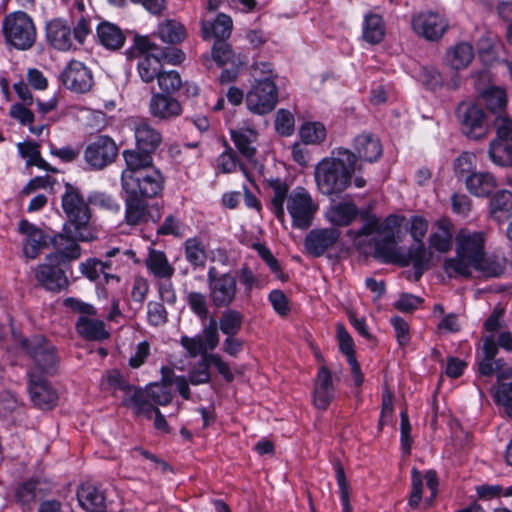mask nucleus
Instances as JSON below:
<instances>
[{
	"mask_svg": "<svg viewBox=\"0 0 512 512\" xmlns=\"http://www.w3.org/2000/svg\"><path fill=\"white\" fill-rule=\"evenodd\" d=\"M400 225L395 215L380 221L375 215H368L363 226L355 231L356 238L373 236V255L384 263H396L400 266L429 265L432 254L426 250L423 242H414L407 253H398L396 249L395 230Z\"/></svg>",
	"mask_w": 512,
	"mask_h": 512,
	"instance_id": "f257e3e1",
	"label": "nucleus"
},
{
	"mask_svg": "<svg viewBox=\"0 0 512 512\" xmlns=\"http://www.w3.org/2000/svg\"><path fill=\"white\" fill-rule=\"evenodd\" d=\"M356 171H361L354 152L345 148L332 150L315 167V181L319 191L326 196L340 194L352 183Z\"/></svg>",
	"mask_w": 512,
	"mask_h": 512,
	"instance_id": "f03ea898",
	"label": "nucleus"
},
{
	"mask_svg": "<svg viewBox=\"0 0 512 512\" xmlns=\"http://www.w3.org/2000/svg\"><path fill=\"white\" fill-rule=\"evenodd\" d=\"M49 241L55 252L47 255L45 263L37 267L35 277L46 290L59 292L69 286L65 269L70 261L80 257L81 249L75 240L61 233Z\"/></svg>",
	"mask_w": 512,
	"mask_h": 512,
	"instance_id": "7ed1b4c3",
	"label": "nucleus"
},
{
	"mask_svg": "<svg viewBox=\"0 0 512 512\" xmlns=\"http://www.w3.org/2000/svg\"><path fill=\"white\" fill-rule=\"evenodd\" d=\"M485 251L484 233L461 229L456 235V256L446 259L444 270L450 278H469L471 264Z\"/></svg>",
	"mask_w": 512,
	"mask_h": 512,
	"instance_id": "20e7f679",
	"label": "nucleus"
},
{
	"mask_svg": "<svg viewBox=\"0 0 512 512\" xmlns=\"http://www.w3.org/2000/svg\"><path fill=\"white\" fill-rule=\"evenodd\" d=\"M62 209L69 221L65 226L66 236L79 241H89L93 233L89 228L91 212L80 190L69 184H65V192L62 195Z\"/></svg>",
	"mask_w": 512,
	"mask_h": 512,
	"instance_id": "39448f33",
	"label": "nucleus"
},
{
	"mask_svg": "<svg viewBox=\"0 0 512 512\" xmlns=\"http://www.w3.org/2000/svg\"><path fill=\"white\" fill-rule=\"evenodd\" d=\"M2 31L6 42L18 50H28L36 41L37 33L33 19L22 11L5 16Z\"/></svg>",
	"mask_w": 512,
	"mask_h": 512,
	"instance_id": "423d86ee",
	"label": "nucleus"
},
{
	"mask_svg": "<svg viewBox=\"0 0 512 512\" xmlns=\"http://www.w3.org/2000/svg\"><path fill=\"white\" fill-rule=\"evenodd\" d=\"M20 345L34 360L35 366L31 371H36L42 376L56 372L59 358L55 347L48 343L43 336L35 335L30 339L21 338Z\"/></svg>",
	"mask_w": 512,
	"mask_h": 512,
	"instance_id": "0eeeda50",
	"label": "nucleus"
},
{
	"mask_svg": "<svg viewBox=\"0 0 512 512\" xmlns=\"http://www.w3.org/2000/svg\"><path fill=\"white\" fill-rule=\"evenodd\" d=\"M126 194L150 199L161 194L164 188V177L159 170L152 168L136 174L127 173L122 182Z\"/></svg>",
	"mask_w": 512,
	"mask_h": 512,
	"instance_id": "6e6552de",
	"label": "nucleus"
},
{
	"mask_svg": "<svg viewBox=\"0 0 512 512\" xmlns=\"http://www.w3.org/2000/svg\"><path fill=\"white\" fill-rule=\"evenodd\" d=\"M209 299L216 308L230 306L237 293V277L230 273L218 274L215 267H210L207 273Z\"/></svg>",
	"mask_w": 512,
	"mask_h": 512,
	"instance_id": "1a4fd4ad",
	"label": "nucleus"
},
{
	"mask_svg": "<svg viewBox=\"0 0 512 512\" xmlns=\"http://www.w3.org/2000/svg\"><path fill=\"white\" fill-rule=\"evenodd\" d=\"M132 408L136 415H145L152 417V411L155 405L165 406L172 400V393L167 384H151L146 389L137 388L132 391Z\"/></svg>",
	"mask_w": 512,
	"mask_h": 512,
	"instance_id": "9d476101",
	"label": "nucleus"
},
{
	"mask_svg": "<svg viewBox=\"0 0 512 512\" xmlns=\"http://www.w3.org/2000/svg\"><path fill=\"white\" fill-rule=\"evenodd\" d=\"M286 206L293 225L299 229H307L318 210V204L303 187H296L289 194Z\"/></svg>",
	"mask_w": 512,
	"mask_h": 512,
	"instance_id": "9b49d317",
	"label": "nucleus"
},
{
	"mask_svg": "<svg viewBox=\"0 0 512 512\" xmlns=\"http://www.w3.org/2000/svg\"><path fill=\"white\" fill-rule=\"evenodd\" d=\"M278 101V90L275 82L269 77L257 79L246 96L248 109L259 115L271 112Z\"/></svg>",
	"mask_w": 512,
	"mask_h": 512,
	"instance_id": "f8f14e48",
	"label": "nucleus"
},
{
	"mask_svg": "<svg viewBox=\"0 0 512 512\" xmlns=\"http://www.w3.org/2000/svg\"><path fill=\"white\" fill-rule=\"evenodd\" d=\"M413 31L427 41H438L449 28L446 17L438 12L422 11L412 16Z\"/></svg>",
	"mask_w": 512,
	"mask_h": 512,
	"instance_id": "ddd939ff",
	"label": "nucleus"
},
{
	"mask_svg": "<svg viewBox=\"0 0 512 512\" xmlns=\"http://www.w3.org/2000/svg\"><path fill=\"white\" fill-rule=\"evenodd\" d=\"M117 154L115 141L109 136L101 135L87 145L84 159L92 169L101 170L114 162Z\"/></svg>",
	"mask_w": 512,
	"mask_h": 512,
	"instance_id": "4468645a",
	"label": "nucleus"
},
{
	"mask_svg": "<svg viewBox=\"0 0 512 512\" xmlns=\"http://www.w3.org/2000/svg\"><path fill=\"white\" fill-rule=\"evenodd\" d=\"M456 116L461 123L463 133L469 138L479 139L485 134V114L479 105L462 101L456 109Z\"/></svg>",
	"mask_w": 512,
	"mask_h": 512,
	"instance_id": "2eb2a0df",
	"label": "nucleus"
},
{
	"mask_svg": "<svg viewBox=\"0 0 512 512\" xmlns=\"http://www.w3.org/2000/svg\"><path fill=\"white\" fill-rule=\"evenodd\" d=\"M125 220L129 225H140L149 221L157 223L161 218L158 207L149 206L147 199L126 194Z\"/></svg>",
	"mask_w": 512,
	"mask_h": 512,
	"instance_id": "dca6fc26",
	"label": "nucleus"
},
{
	"mask_svg": "<svg viewBox=\"0 0 512 512\" xmlns=\"http://www.w3.org/2000/svg\"><path fill=\"white\" fill-rule=\"evenodd\" d=\"M62 84L76 93H86L93 86L92 72L84 63L71 60L61 73Z\"/></svg>",
	"mask_w": 512,
	"mask_h": 512,
	"instance_id": "f3484780",
	"label": "nucleus"
},
{
	"mask_svg": "<svg viewBox=\"0 0 512 512\" xmlns=\"http://www.w3.org/2000/svg\"><path fill=\"white\" fill-rule=\"evenodd\" d=\"M339 237L340 231L336 228L313 229L305 237V249L309 255L320 257L336 244Z\"/></svg>",
	"mask_w": 512,
	"mask_h": 512,
	"instance_id": "a211bd4d",
	"label": "nucleus"
},
{
	"mask_svg": "<svg viewBox=\"0 0 512 512\" xmlns=\"http://www.w3.org/2000/svg\"><path fill=\"white\" fill-rule=\"evenodd\" d=\"M28 390L33 403L40 408L50 409L57 402L56 392L48 385L44 376L36 371L29 372Z\"/></svg>",
	"mask_w": 512,
	"mask_h": 512,
	"instance_id": "6ab92c4d",
	"label": "nucleus"
},
{
	"mask_svg": "<svg viewBox=\"0 0 512 512\" xmlns=\"http://www.w3.org/2000/svg\"><path fill=\"white\" fill-rule=\"evenodd\" d=\"M47 42L56 50L68 51L73 48L71 25L62 18H55L46 24Z\"/></svg>",
	"mask_w": 512,
	"mask_h": 512,
	"instance_id": "aec40b11",
	"label": "nucleus"
},
{
	"mask_svg": "<svg viewBox=\"0 0 512 512\" xmlns=\"http://www.w3.org/2000/svg\"><path fill=\"white\" fill-rule=\"evenodd\" d=\"M19 232L25 236L23 253L27 258H36L40 251L48 245V236L27 220L20 221Z\"/></svg>",
	"mask_w": 512,
	"mask_h": 512,
	"instance_id": "412c9836",
	"label": "nucleus"
},
{
	"mask_svg": "<svg viewBox=\"0 0 512 512\" xmlns=\"http://www.w3.org/2000/svg\"><path fill=\"white\" fill-rule=\"evenodd\" d=\"M136 147L143 152L153 154L162 144L163 137L149 120H141L134 126Z\"/></svg>",
	"mask_w": 512,
	"mask_h": 512,
	"instance_id": "4be33fe9",
	"label": "nucleus"
},
{
	"mask_svg": "<svg viewBox=\"0 0 512 512\" xmlns=\"http://www.w3.org/2000/svg\"><path fill=\"white\" fill-rule=\"evenodd\" d=\"M170 94L153 93L149 102L150 114L159 120H170L182 114L180 102Z\"/></svg>",
	"mask_w": 512,
	"mask_h": 512,
	"instance_id": "5701e85b",
	"label": "nucleus"
},
{
	"mask_svg": "<svg viewBox=\"0 0 512 512\" xmlns=\"http://www.w3.org/2000/svg\"><path fill=\"white\" fill-rule=\"evenodd\" d=\"M354 150L357 164L375 162L382 155V145L377 137L369 133L358 135L354 140Z\"/></svg>",
	"mask_w": 512,
	"mask_h": 512,
	"instance_id": "b1692460",
	"label": "nucleus"
},
{
	"mask_svg": "<svg viewBox=\"0 0 512 512\" xmlns=\"http://www.w3.org/2000/svg\"><path fill=\"white\" fill-rule=\"evenodd\" d=\"M332 374L326 366L319 368L314 385V404L320 410H326L334 398Z\"/></svg>",
	"mask_w": 512,
	"mask_h": 512,
	"instance_id": "393cba45",
	"label": "nucleus"
},
{
	"mask_svg": "<svg viewBox=\"0 0 512 512\" xmlns=\"http://www.w3.org/2000/svg\"><path fill=\"white\" fill-rule=\"evenodd\" d=\"M473 46L465 41L449 47L444 55V64L454 71L466 69L474 59Z\"/></svg>",
	"mask_w": 512,
	"mask_h": 512,
	"instance_id": "a878e982",
	"label": "nucleus"
},
{
	"mask_svg": "<svg viewBox=\"0 0 512 512\" xmlns=\"http://www.w3.org/2000/svg\"><path fill=\"white\" fill-rule=\"evenodd\" d=\"M99 43L108 50L117 51L121 49L126 41L123 30L114 23L102 21L96 28Z\"/></svg>",
	"mask_w": 512,
	"mask_h": 512,
	"instance_id": "bb28decb",
	"label": "nucleus"
},
{
	"mask_svg": "<svg viewBox=\"0 0 512 512\" xmlns=\"http://www.w3.org/2000/svg\"><path fill=\"white\" fill-rule=\"evenodd\" d=\"M337 338L340 350L347 356L351 372L354 375V382L357 386H360L363 383L364 377L354 355V342L345 327L341 324L337 325Z\"/></svg>",
	"mask_w": 512,
	"mask_h": 512,
	"instance_id": "cd10ccee",
	"label": "nucleus"
},
{
	"mask_svg": "<svg viewBox=\"0 0 512 512\" xmlns=\"http://www.w3.org/2000/svg\"><path fill=\"white\" fill-rule=\"evenodd\" d=\"M232 26V19L228 15L219 14L213 22L202 21V37L205 40L225 41L231 34Z\"/></svg>",
	"mask_w": 512,
	"mask_h": 512,
	"instance_id": "c85d7f7f",
	"label": "nucleus"
},
{
	"mask_svg": "<svg viewBox=\"0 0 512 512\" xmlns=\"http://www.w3.org/2000/svg\"><path fill=\"white\" fill-rule=\"evenodd\" d=\"M465 183L468 191L477 197H487L498 185L493 174L482 171L468 175Z\"/></svg>",
	"mask_w": 512,
	"mask_h": 512,
	"instance_id": "c756f323",
	"label": "nucleus"
},
{
	"mask_svg": "<svg viewBox=\"0 0 512 512\" xmlns=\"http://www.w3.org/2000/svg\"><path fill=\"white\" fill-rule=\"evenodd\" d=\"M145 265L148 271L158 279H171L175 273V268L169 263L166 254L160 250L149 249Z\"/></svg>",
	"mask_w": 512,
	"mask_h": 512,
	"instance_id": "7c9ffc66",
	"label": "nucleus"
},
{
	"mask_svg": "<svg viewBox=\"0 0 512 512\" xmlns=\"http://www.w3.org/2000/svg\"><path fill=\"white\" fill-rule=\"evenodd\" d=\"M270 189V204L273 213L280 222L285 220L284 202L288 199L289 186L281 179H270L268 181Z\"/></svg>",
	"mask_w": 512,
	"mask_h": 512,
	"instance_id": "2f4dec72",
	"label": "nucleus"
},
{
	"mask_svg": "<svg viewBox=\"0 0 512 512\" xmlns=\"http://www.w3.org/2000/svg\"><path fill=\"white\" fill-rule=\"evenodd\" d=\"M123 157L126 162V169L122 172V182L125 175L129 172L134 175L136 172H143L154 168L152 154L140 151L137 147L133 150H125Z\"/></svg>",
	"mask_w": 512,
	"mask_h": 512,
	"instance_id": "473e14b6",
	"label": "nucleus"
},
{
	"mask_svg": "<svg viewBox=\"0 0 512 512\" xmlns=\"http://www.w3.org/2000/svg\"><path fill=\"white\" fill-rule=\"evenodd\" d=\"M493 398L498 406L503 407L507 416L512 418V382L500 383L494 390ZM505 459L512 466V440L507 446Z\"/></svg>",
	"mask_w": 512,
	"mask_h": 512,
	"instance_id": "72a5a7b5",
	"label": "nucleus"
},
{
	"mask_svg": "<svg viewBox=\"0 0 512 512\" xmlns=\"http://www.w3.org/2000/svg\"><path fill=\"white\" fill-rule=\"evenodd\" d=\"M80 506L87 512H102L104 496L91 485H82L77 491Z\"/></svg>",
	"mask_w": 512,
	"mask_h": 512,
	"instance_id": "f704fd0d",
	"label": "nucleus"
},
{
	"mask_svg": "<svg viewBox=\"0 0 512 512\" xmlns=\"http://www.w3.org/2000/svg\"><path fill=\"white\" fill-rule=\"evenodd\" d=\"M490 214L498 222L509 218L512 214V192L498 191L490 200Z\"/></svg>",
	"mask_w": 512,
	"mask_h": 512,
	"instance_id": "c9c22d12",
	"label": "nucleus"
},
{
	"mask_svg": "<svg viewBox=\"0 0 512 512\" xmlns=\"http://www.w3.org/2000/svg\"><path fill=\"white\" fill-rule=\"evenodd\" d=\"M328 219L337 226L349 225L358 215V209L352 202H339L328 211Z\"/></svg>",
	"mask_w": 512,
	"mask_h": 512,
	"instance_id": "e433bc0d",
	"label": "nucleus"
},
{
	"mask_svg": "<svg viewBox=\"0 0 512 512\" xmlns=\"http://www.w3.org/2000/svg\"><path fill=\"white\" fill-rule=\"evenodd\" d=\"M76 327L78 333L89 340H103L109 337L104 322L101 320L82 316L79 318Z\"/></svg>",
	"mask_w": 512,
	"mask_h": 512,
	"instance_id": "4c0bfd02",
	"label": "nucleus"
},
{
	"mask_svg": "<svg viewBox=\"0 0 512 512\" xmlns=\"http://www.w3.org/2000/svg\"><path fill=\"white\" fill-rule=\"evenodd\" d=\"M160 57L156 54H146L139 57L137 69L140 78L145 83L152 82L161 73Z\"/></svg>",
	"mask_w": 512,
	"mask_h": 512,
	"instance_id": "58836bf2",
	"label": "nucleus"
},
{
	"mask_svg": "<svg viewBox=\"0 0 512 512\" xmlns=\"http://www.w3.org/2000/svg\"><path fill=\"white\" fill-rule=\"evenodd\" d=\"M157 34L168 44H178L186 38L185 27L175 20H165L159 24Z\"/></svg>",
	"mask_w": 512,
	"mask_h": 512,
	"instance_id": "ea45409f",
	"label": "nucleus"
},
{
	"mask_svg": "<svg viewBox=\"0 0 512 512\" xmlns=\"http://www.w3.org/2000/svg\"><path fill=\"white\" fill-rule=\"evenodd\" d=\"M490 160L497 166H512V143L493 140L488 150Z\"/></svg>",
	"mask_w": 512,
	"mask_h": 512,
	"instance_id": "a19ab883",
	"label": "nucleus"
},
{
	"mask_svg": "<svg viewBox=\"0 0 512 512\" xmlns=\"http://www.w3.org/2000/svg\"><path fill=\"white\" fill-rule=\"evenodd\" d=\"M232 140L239 150V152L248 160H252L256 153V148L252 143L256 139V133L254 130L249 129L247 131H231Z\"/></svg>",
	"mask_w": 512,
	"mask_h": 512,
	"instance_id": "79ce46f5",
	"label": "nucleus"
},
{
	"mask_svg": "<svg viewBox=\"0 0 512 512\" xmlns=\"http://www.w3.org/2000/svg\"><path fill=\"white\" fill-rule=\"evenodd\" d=\"M244 316L237 310H225L219 319V329L226 336H236L242 328Z\"/></svg>",
	"mask_w": 512,
	"mask_h": 512,
	"instance_id": "37998d69",
	"label": "nucleus"
},
{
	"mask_svg": "<svg viewBox=\"0 0 512 512\" xmlns=\"http://www.w3.org/2000/svg\"><path fill=\"white\" fill-rule=\"evenodd\" d=\"M185 258L193 266L202 267L205 265L207 254L204 243L194 237L188 238L184 243Z\"/></svg>",
	"mask_w": 512,
	"mask_h": 512,
	"instance_id": "c03bdc74",
	"label": "nucleus"
},
{
	"mask_svg": "<svg viewBox=\"0 0 512 512\" xmlns=\"http://www.w3.org/2000/svg\"><path fill=\"white\" fill-rule=\"evenodd\" d=\"M479 271L485 277H498L504 271V266L493 256L487 257L485 251L471 264V269Z\"/></svg>",
	"mask_w": 512,
	"mask_h": 512,
	"instance_id": "a18cd8bd",
	"label": "nucleus"
},
{
	"mask_svg": "<svg viewBox=\"0 0 512 512\" xmlns=\"http://www.w3.org/2000/svg\"><path fill=\"white\" fill-rule=\"evenodd\" d=\"M384 36V27L381 16L377 14L368 15L365 18L363 27V37L365 41L376 44L379 43Z\"/></svg>",
	"mask_w": 512,
	"mask_h": 512,
	"instance_id": "49530a36",
	"label": "nucleus"
},
{
	"mask_svg": "<svg viewBox=\"0 0 512 512\" xmlns=\"http://www.w3.org/2000/svg\"><path fill=\"white\" fill-rule=\"evenodd\" d=\"M486 107L491 112H501L507 104V95L504 89L498 86H492L488 91L481 95Z\"/></svg>",
	"mask_w": 512,
	"mask_h": 512,
	"instance_id": "de8ad7c7",
	"label": "nucleus"
},
{
	"mask_svg": "<svg viewBox=\"0 0 512 512\" xmlns=\"http://www.w3.org/2000/svg\"><path fill=\"white\" fill-rule=\"evenodd\" d=\"M430 245L439 252H448L452 247V233L449 224L446 222L439 223L438 230L431 234Z\"/></svg>",
	"mask_w": 512,
	"mask_h": 512,
	"instance_id": "09e8293b",
	"label": "nucleus"
},
{
	"mask_svg": "<svg viewBox=\"0 0 512 512\" xmlns=\"http://www.w3.org/2000/svg\"><path fill=\"white\" fill-rule=\"evenodd\" d=\"M300 136L305 144H320L326 138V129L320 122H307L302 125Z\"/></svg>",
	"mask_w": 512,
	"mask_h": 512,
	"instance_id": "8fccbe9b",
	"label": "nucleus"
},
{
	"mask_svg": "<svg viewBox=\"0 0 512 512\" xmlns=\"http://www.w3.org/2000/svg\"><path fill=\"white\" fill-rule=\"evenodd\" d=\"M478 371L482 376L496 375L499 381L509 378L503 359H481L478 362Z\"/></svg>",
	"mask_w": 512,
	"mask_h": 512,
	"instance_id": "3c124183",
	"label": "nucleus"
},
{
	"mask_svg": "<svg viewBox=\"0 0 512 512\" xmlns=\"http://www.w3.org/2000/svg\"><path fill=\"white\" fill-rule=\"evenodd\" d=\"M39 480L30 479L21 483L15 490V498L17 502L24 506L31 505L37 496V492H40L38 485Z\"/></svg>",
	"mask_w": 512,
	"mask_h": 512,
	"instance_id": "603ef678",
	"label": "nucleus"
},
{
	"mask_svg": "<svg viewBox=\"0 0 512 512\" xmlns=\"http://www.w3.org/2000/svg\"><path fill=\"white\" fill-rule=\"evenodd\" d=\"M336 473V480L339 487L340 501L343 507V512H352V506L349 501V483L346 479L344 468L339 460L334 462Z\"/></svg>",
	"mask_w": 512,
	"mask_h": 512,
	"instance_id": "864d4df0",
	"label": "nucleus"
},
{
	"mask_svg": "<svg viewBox=\"0 0 512 512\" xmlns=\"http://www.w3.org/2000/svg\"><path fill=\"white\" fill-rule=\"evenodd\" d=\"M108 383L114 389L123 391V404L125 406L132 407L133 400L130 397L132 391L137 390V387L130 385L117 371H113L108 375Z\"/></svg>",
	"mask_w": 512,
	"mask_h": 512,
	"instance_id": "5fc2aeb1",
	"label": "nucleus"
},
{
	"mask_svg": "<svg viewBox=\"0 0 512 512\" xmlns=\"http://www.w3.org/2000/svg\"><path fill=\"white\" fill-rule=\"evenodd\" d=\"M209 367L208 359H206V355H203V358L194 364L189 371L188 379L190 384L201 385L208 383L211 378Z\"/></svg>",
	"mask_w": 512,
	"mask_h": 512,
	"instance_id": "6e6d98bb",
	"label": "nucleus"
},
{
	"mask_svg": "<svg viewBox=\"0 0 512 512\" xmlns=\"http://www.w3.org/2000/svg\"><path fill=\"white\" fill-rule=\"evenodd\" d=\"M157 80L160 89L165 94H173L182 86L180 74L175 70L161 71Z\"/></svg>",
	"mask_w": 512,
	"mask_h": 512,
	"instance_id": "4d7b16f0",
	"label": "nucleus"
},
{
	"mask_svg": "<svg viewBox=\"0 0 512 512\" xmlns=\"http://www.w3.org/2000/svg\"><path fill=\"white\" fill-rule=\"evenodd\" d=\"M476 156L470 152H463L454 162V170L459 178L467 179V176L475 172Z\"/></svg>",
	"mask_w": 512,
	"mask_h": 512,
	"instance_id": "13d9d810",
	"label": "nucleus"
},
{
	"mask_svg": "<svg viewBox=\"0 0 512 512\" xmlns=\"http://www.w3.org/2000/svg\"><path fill=\"white\" fill-rule=\"evenodd\" d=\"M106 256L108 259L106 261H102L105 281L108 283L109 280L112 279V280H116L117 282H119L120 281L119 276L112 272V271H114L113 258H115L117 256H135V253L130 249L121 250L119 248H113L106 253Z\"/></svg>",
	"mask_w": 512,
	"mask_h": 512,
	"instance_id": "bf43d9fd",
	"label": "nucleus"
},
{
	"mask_svg": "<svg viewBox=\"0 0 512 512\" xmlns=\"http://www.w3.org/2000/svg\"><path fill=\"white\" fill-rule=\"evenodd\" d=\"M420 80L429 90H436L443 86V77L435 67H423L420 72Z\"/></svg>",
	"mask_w": 512,
	"mask_h": 512,
	"instance_id": "052dcab7",
	"label": "nucleus"
},
{
	"mask_svg": "<svg viewBox=\"0 0 512 512\" xmlns=\"http://www.w3.org/2000/svg\"><path fill=\"white\" fill-rule=\"evenodd\" d=\"M254 249L258 252L262 260L268 265L270 270L282 281L286 280L283 275L281 266L278 260L272 255L271 251L263 244L257 243L253 245Z\"/></svg>",
	"mask_w": 512,
	"mask_h": 512,
	"instance_id": "680f3d73",
	"label": "nucleus"
},
{
	"mask_svg": "<svg viewBox=\"0 0 512 512\" xmlns=\"http://www.w3.org/2000/svg\"><path fill=\"white\" fill-rule=\"evenodd\" d=\"M212 57L219 66H223L233 62L234 53L231 46L225 41H215L212 49Z\"/></svg>",
	"mask_w": 512,
	"mask_h": 512,
	"instance_id": "e2e57ef3",
	"label": "nucleus"
},
{
	"mask_svg": "<svg viewBox=\"0 0 512 512\" xmlns=\"http://www.w3.org/2000/svg\"><path fill=\"white\" fill-rule=\"evenodd\" d=\"M74 28L72 31L73 39L79 44H83L87 36L91 33V19L89 16L81 14L74 20Z\"/></svg>",
	"mask_w": 512,
	"mask_h": 512,
	"instance_id": "0e129e2a",
	"label": "nucleus"
},
{
	"mask_svg": "<svg viewBox=\"0 0 512 512\" xmlns=\"http://www.w3.org/2000/svg\"><path fill=\"white\" fill-rule=\"evenodd\" d=\"M275 127L279 134L283 136L291 135L294 130V117L285 110L280 109L276 113Z\"/></svg>",
	"mask_w": 512,
	"mask_h": 512,
	"instance_id": "69168bd1",
	"label": "nucleus"
},
{
	"mask_svg": "<svg viewBox=\"0 0 512 512\" xmlns=\"http://www.w3.org/2000/svg\"><path fill=\"white\" fill-rule=\"evenodd\" d=\"M187 302L191 310L201 319L208 316L209 310L207 300L204 294L200 292H190L187 295Z\"/></svg>",
	"mask_w": 512,
	"mask_h": 512,
	"instance_id": "338daca9",
	"label": "nucleus"
},
{
	"mask_svg": "<svg viewBox=\"0 0 512 512\" xmlns=\"http://www.w3.org/2000/svg\"><path fill=\"white\" fill-rule=\"evenodd\" d=\"M497 138L495 140H503L512 143V120L504 115H499L494 121Z\"/></svg>",
	"mask_w": 512,
	"mask_h": 512,
	"instance_id": "774afa93",
	"label": "nucleus"
}]
</instances>
